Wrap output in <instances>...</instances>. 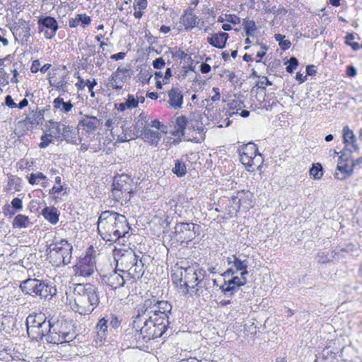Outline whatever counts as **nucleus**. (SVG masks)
Instances as JSON below:
<instances>
[{
	"mask_svg": "<svg viewBox=\"0 0 362 362\" xmlns=\"http://www.w3.org/2000/svg\"><path fill=\"white\" fill-rule=\"evenodd\" d=\"M40 69V62L39 59H35L32 62L30 71L32 73L35 74Z\"/></svg>",
	"mask_w": 362,
	"mask_h": 362,
	"instance_id": "774afa93",
	"label": "nucleus"
},
{
	"mask_svg": "<svg viewBox=\"0 0 362 362\" xmlns=\"http://www.w3.org/2000/svg\"><path fill=\"white\" fill-rule=\"evenodd\" d=\"M153 75L147 70H141L139 74V81L143 84L148 83Z\"/></svg>",
	"mask_w": 362,
	"mask_h": 362,
	"instance_id": "8fccbe9b",
	"label": "nucleus"
},
{
	"mask_svg": "<svg viewBox=\"0 0 362 362\" xmlns=\"http://www.w3.org/2000/svg\"><path fill=\"white\" fill-rule=\"evenodd\" d=\"M29 223L30 221L28 217L23 214L17 215L13 221V228H27Z\"/></svg>",
	"mask_w": 362,
	"mask_h": 362,
	"instance_id": "a19ab883",
	"label": "nucleus"
},
{
	"mask_svg": "<svg viewBox=\"0 0 362 362\" xmlns=\"http://www.w3.org/2000/svg\"><path fill=\"white\" fill-rule=\"evenodd\" d=\"M257 85L259 86V88H265V86H271L272 82L268 80L267 77L262 76Z\"/></svg>",
	"mask_w": 362,
	"mask_h": 362,
	"instance_id": "338daca9",
	"label": "nucleus"
},
{
	"mask_svg": "<svg viewBox=\"0 0 362 362\" xmlns=\"http://www.w3.org/2000/svg\"><path fill=\"white\" fill-rule=\"evenodd\" d=\"M147 6V1L146 0H135V3L134 5V9L138 7L139 9L143 10L145 9Z\"/></svg>",
	"mask_w": 362,
	"mask_h": 362,
	"instance_id": "69168bd1",
	"label": "nucleus"
},
{
	"mask_svg": "<svg viewBox=\"0 0 362 362\" xmlns=\"http://www.w3.org/2000/svg\"><path fill=\"white\" fill-rule=\"evenodd\" d=\"M195 224L193 223H178L175 225L173 238L178 243H188L196 236Z\"/></svg>",
	"mask_w": 362,
	"mask_h": 362,
	"instance_id": "1a4fd4ad",
	"label": "nucleus"
},
{
	"mask_svg": "<svg viewBox=\"0 0 362 362\" xmlns=\"http://www.w3.org/2000/svg\"><path fill=\"white\" fill-rule=\"evenodd\" d=\"M130 227L125 216L112 211H103L98 221V230L101 238L115 242L129 233Z\"/></svg>",
	"mask_w": 362,
	"mask_h": 362,
	"instance_id": "f03ea898",
	"label": "nucleus"
},
{
	"mask_svg": "<svg viewBox=\"0 0 362 362\" xmlns=\"http://www.w3.org/2000/svg\"><path fill=\"white\" fill-rule=\"evenodd\" d=\"M49 135H51L54 139H59V134L60 133L64 123L62 122H58L53 120H49Z\"/></svg>",
	"mask_w": 362,
	"mask_h": 362,
	"instance_id": "ea45409f",
	"label": "nucleus"
},
{
	"mask_svg": "<svg viewBox=\"0 0 362 362\" xmlns=\"http://www.w3.org/2000/svg\"><path fill=\"white\" fill-rule=\"evenodd\" d=\"M69 323L66 320L52 323L50 332L47 341L51 344L69 342L74 339V332H71Z\"/></svg>",
	"mask_w": 362,
	"mask_h": 362,
	"instance_id": "0eeeda50",
	"label": "nucleus"
},
{
	"mask_svg": "<svg viewBox=\"0 0 362 362\" xmlns=\"http://www.w3.org/2000/svg\"><path fill=\"white\" fill-rule=\"evenodd\" d=\"M107 318L109 319L108 325L110 327V330L115 329L120 326L121 320L117 317L111 315L110 317L107 316Z\"/></svg>",
	"mask_w": 362,
	"mask_h": 362,
	"instance_id": "603ef678",
	"label": "nucleus"
},
{
	"mask_svg": "<svg viewBox=\"0 0 362 362\" xmlns=\"http://www.w3.org/2000/svg\"><path fill=\"white\" fill-rule=\"evenodd\" d=\"M227 262L230 267L224 272L225 276H233L238 273H240V275L248 274L249 262L247 259L242 260L236 255H233L227 258Z\"/></svg>",
	"mask_w": 362,
	"mask_h": 362,
	"instance_id": "9b49d317",
	"label": "nucleus"
},
{
	"mask_svg": "<svg viewBox=\"0 0 362 362\" xmlns=\"http://www.w3.org/2000/svg\"><path fill=\"white\" fill-rule=\"evenodd\" d=\"M172 305L165 300L147 299L144 301L141 310L152 315L164 318L163 321L169 322V315L171 313Z\"/></svg>",
	"mask_w": 362,
	"mask_h": 362,
	"instance_id": "6e6552de",
	"label": "nucleus"
},
{
	"mask_svg": "<svg viewBox=\"0 0 362 362\" xmlns=\"http://www.w3.org/2000/svg\"><path fill=\"white\" fill-rule=\"evenodd\" d=\"M72 310L81 315L90 314L100 303L98 288L90 284H78L74 289Z\"/></svg>",
	"mask_w": 362,
	"mask_h": 362,
	"instance_id": "7ed1b4c3",
	"label": "nucleus"
},
{
	"mask_svg": "<svg viewBox=\"0 0 362 362\" xmlns=\"http://www.w3.org/2000/svg\"><path fill=\"white\" fill-rule=\"evenodd\" d=\"M204 269L199 267V265L197 263L192 264V265L188 266V272H187L186 280L184 282V286L187 292L189 293V289H191V286H193L201 275H203Z\"/></svg>",
	"mask_w": 362,
	"mask_h": 362,
	"instance_id": "6ab92c4d",
	"label": "nucleus"
},
{
	"mask_svg": "<svg viewBox=\"0 0 362 362\" xmlns=\"http://www.w3.org/2000/svg\"><path fill=\"white\" fill-rule=\"evenodd\" d=\"M163 320V317H153L141 310L132 323V328L135 329L133 340L136 346H144V342L160 337L170 323Z\"/></svg>",
	"mask_w": 362,
	"mask_h": 362,
	"instance_id": "f257e3e1",
	"label": "nucleus"
},
{
	"mask_svg": "<svg viewBox=\"0 0 362 362\" xmlns=\"http://www.w3.org/2000/svg\"><path fill=\"white\" fill-rule=\"evenodd\" d=\"M168 103L170 106L176 110L180 108L183 103V95L180 88H172L168 93Z\"/></svg>",
	"mask_w": 362,
	"mask_h": 362,
	"instance_id": "aec40b11",
	"label": "nucleus"
},
{
	"mask_svg": "<svg viewBox=\"0 0 362 362\" xmlns=\"http://www.w3.org/2000/svg\"><path fill=\"white\" fill-rule=\"evenodd\" d=\"M288 65L286 68V71L288 73H293V71L296 69L297 66L298 65V61L296 57H292L288 61Z\"/></svg>",
	"mask_w": 362,
	"mask_h": 362,
	"instance_id": "864d4df0",
	"label": "nucleus"
},
{
	"mask_svg": "<svg viewBox=\"0 0 362 362\" xmlns=\"http://www.w3.org/2000/svg\"><path fill=\"white\" fill-rule=\"evenodd\" d=\"M96 260L95 257L86 255L83 258L78 260L74 266L76 274L82 276H91L96 269Z\"/></svg>",
	"mask_w": 362,
	"mask_h": 362,
	"instance_id": "f8f14e48",
	"label": "nucleus"
},
{
	"mask_svg": "<svg viewBox=\"0 0 362 362\" xmlns=\"http://www.w3.org/2000/svg\"><path fill=\"white\" fill-rule=\"evenodd\" d=\"M37 29L39 33H43L45 38H53L59 29L57 20L52 16H41L37 20Z\"/></svg>",
	"mask_w": 362,
	"mask_h": 362,
	"instance_id": "9d476101",
	"label": "nucleus"
},
{
	"mask_svg": "<svg viewBox=\"0 0 362 362\" xmlns=\"http://www.w3.org/2000/svg\"><path fill=\"white\" fill-rule=\"evenodd\" d=\"M108 322L109 319L107 318V316L103 317L98 320L95 326V329H97L99 335H105L109 327Z\"/></svg>",
	"mask_w": 362,
	"mask_h": 362,
	"instance_id": "79ce46f5",
	"label": "nucleus"
},
{
	"mask_svg": "<svg viewBox=\"0 0 362 362\" xmlns=\"http://www.w3.org/2000/svg\"><path fill=\"white\" fill-rule=\"evenodd\" d=\"M317 262L320 264H325L332 260V259L329 257H328V255L325 254V252H319L317 254Z\"/></svg>",
	"mask_w": 362,
	"mask_h": 362,
	"instance_id": "4d7b16f0",
	"label": "nucleus"
},
{
	"mask_svg": "<svg viewBox=\"0 0 362 362\" xmlns=\"http://www.w3.org/2000/svg\"><path fill=\"white\" fill-rule=\"evenodd\" d=\"M43 114L41 111H32L21 123L30 125H38L42 122Z\"/></svg>",
	"mask_w": 362,
	"mask_h": 362,
	"instance_id": "7c9ffc66",
	"label": "nucleus"
},
{
	"mask_svg": "<svg viewBox=\"0 0 362 362\" xmlns=\"http://www.w3.org/2000/svg\"><path fill=\"white\" fill-rule=\"evenodd\" d=\"M119 77H115L113 80H112V76L110 78V86L111 88L115 90H121L122 88V85L119 84L117 80Z\"/></svg>",
	"mask_w": 362,
	"mask_h": 362,
	"instance_id": "052dcab7",
	"label": "nucleus"
},
{
	"mask_svg": "<svg viewBox=\"0 0 362 362\" xmlns=\"http://www.w3.org/2000/svg\"><path fill=\"white\" fill-rule=\"evenodd\" d=\"M52 323L50 320H47L46 317L43 315L40 326H37L35 331L36 333L32 336L33 339H42L43 337H46V339L50 332Z\"/></svg>",
	"mask_w": 362,
	"mask_h": 362,
	"instance_id": "4be33fe9",
	"label": "nucleus"
},
{
	"mask_svg": "<svg viewBox=\"0 0 362 362\" xmlns=\"http://www.w3.org/2000/svg\"><path fill=\"white\" fill-rule=\"evenodd\" d=\"M187 122L188 120L185 116L182 115L177 117L175 122V129L172 132V134L178 137L183 136Z\"/></svg>",
	"mask_w": 362,
	"mask_h": 362,
	"instance_id": "2f4dec72",
	"label": "nucleus"
},
{
	"mask_svg": "<svg viewBox=\"0 0 362 362\" xmlns=\"http://www.w3.org/2000/svg\"><path fill=\"white\" fill-rule=\"evenodd\" d=\"M252 160H253V162L255 163V164H254V170L255 169V168L259 167L260 165L263 162V159H262V157L261 154L258 153L257 151H256V153H255L254 156L252 157Z\"/></svg>",
	"mask_w": 362,
	"mask_h": 362,
	"instance_id": "bf43d9fd",
	"label": "nucleus"
},
{
	"mask_svg": "<svg viewBox=\"0 0 362 362\" xmlns=\"http://www.w3.org/2000/svg\"><path fill=\"white\" fill-rule=\"evenodd\" d=\"M237 200H239L238 194L236 196L233 195L230 199H228V204L226 208V210L227 214L230 216L236 213L241 207L240 205H239L238 202H237Z\"/></svg>",
	"mask_w": 362,
	"mask_h": 362,
	"instance_id": "58836bf2",
	"label": "nucleus"
},
{
	"mask_svg": "<svg viewBox=\"0 0 362 362\" xmlns=\"http://www.w3.org/2000/svg\"><path fill=\"white\" fill-rule=\"evenodd\" d=\"M243 25L245 30L246 35L249 36H253L255 32L257 30V26L254 21L244 19Z\"/></svg>",
	"mask_w": 362,
	"mask_h": 362,
	"instance_id": "37998d69",
	"label": "nucleus"
},
{
	"mask_svg": "<svg viewBox=\"0 0 362 362\" xmlns=\"http://www.w3.org/2000/svg\"><path fill=\"white\" fill-rule=\"evenodd\" d=\"M247 283L246 275L234 276L228 281H225L224 284L220 286L222 292L225 295H233L239 289L240 286Z\"/></svg>",
	"mask_w": 362,
	"mask_h": 362,
	"instance_id": "dca6fc26",
	"label": "nucleus"
},
{
	"mask_svg": "<svg viewBox=\"0 0 362 362\" xmlns=\"http://www.w3.org/2000/svg\"><path fill=\"white\" fill-rule=\"evenodd\" d=\"M49 83L50 86L60 92V97L66 92V86L68 83L66 75L62 76L59 80L49 78Z\"/></svg>",
	"mask_w": 362,
	"mask_h": 362,
	"instance_id": "c756f323",
	"label": "nucleus"
},
{
	"mask_svg": "<svg viewBox=\"0 0 362 362\" xmlns=\"http://www.w3.org/2000/svg\"><path fill=\"white\" fill-rule=\"evenodd\" d=\"M73 247L66 240L62 239L50 244L46 252L51 261L57 266L67 265L72 258Z\"/></svg>",
	"mask_w": 362,
	"mask_h": 362,
	"instance_id": "39448f33",
	"label": "nucleus"
},
{
	"mask_svg": "<svg viewBox=\"0 0 362 362\" xmlns=\"http://www.w3.org/2000/svg\"><path fill=\"white\" fill-rule=\"evenodd\" d=\"M52 138H53L49 133L48 134H44L41 136V143L39 144V147L45 148L52 143Z\"/></svg>",
	"mask_w": 362,
	"mask_h": 362,
	"instance_id": "6e6d98bb",
	"label": "nucleus"
},
{
	"mask_svg": "<svg viewBox=\"0 0 362 362\" xmlns=\"http://www.w3.org/2000/svg\"><path fill=\"white\" fill-rule=\"evenodd\" d=\"M237 194L239 199L237 200V202H238L239 205L245 209H249L251 206L252 194L249 192H245L243 191L238 192Z\"/></svg>",
	"mask_w": 362,
	"mask_h": 362,
	"instance_id": "e433bc0d",
	"label": "nucleus"
},
{
	"mask_svg": "<svg viewBox=\"0 0 362 362\" xmlns=\"http://www.w3.org/2000/svg\"><path fill=\"white\" fill-rule=\"evenodd\" d=\"M228 37L229 35L227 33L218 32L208 37L207 40L212 47L223 49L225 47Z\"/></svg>",
	"mask_w": 362,
	"mask_h": 362,
	"instance_id": "412c9836",
	"label": "nucleus"
},
{
	"mask_svg": "<svg viewBox=\"0 0 362 362\" xmlns=\"http://www.w3.org/2000/svg\"><path fill=\"white\" fill-rule=\"evenodd\" d=\"M146 259L144 257H140L139 255L136 256L135 262L128 269L127 276L129 281H131V284L136 279H141L144 274V265Z\"/></svg>",
	"mask_w": 362,
	"mask_h": 362,
	"instance_id": "f3484780",
	"label": "nucleus"
},
{
	"mask_svg": "<svg viewBox=\"0 0 362 362\" xmlns=\"http://www.w3.org/2000/svg\"><path fill=\"white\" fill-rule=\"evenodd\" d=\"M187 272H188V266H175L171 276L174 283L180 284L182 286L186 280Z\"/></svg>",
	"mask_w": 362,
	"mask_h": 362,
	"instance_id": "cd10ccee",
	"label": "nucleus"
},
{
	"mask_svg": "<svg viewBox=\"0 0 362 362\" xmlns=\"http://www.w3.org/2000/svg\"><path fill=\"white\" fill-rule=\"evenodd\" d=\"M136 256L137 255L132 251L127 252L122 255L121 257L117 261V263L119 262L121 266H122L124 269H127V272H128V269L132 266L135 262Z\"/></svg>",
	"mask_w": 362,
	"mask_h": 362,
	"instance_id": "473e14b6",
	"label": "nucleus"
},
{
	"mask_svg": "<svg viewBox=\"0 0 362 362\" xmlns=\"http://www.w3.org/2000/svg\"><path fill=\"white\" fill-rule=\"evenodd\" d=\"M198 18L192 11L186 12L181 18V23L186 29L192 28L197 24Z\"/></svg>",
	"mask_w": 362,
	"mask_h": 362,
	"instance_id": "f704fd0d",
	"label": "nucleus"
},
{
	"mask_svg": "<svg viewBox=\"0 0 362 362\" xmlns=\"http://www.w3.org/2000/svg\"><path fill=\"white\" fill-rule=\"evenodd\" d=\"M11 206L13 209H15L17 211H19L22 209L23 204H22V200L20 198L16 197L11 201Z\"/></svg>",
	"mask_w": 362,
	"mask_h": 362,
	"instance_id": "680f3d73",
	"label": "nucleus"
},
{
	"mask_svg": "<svg viewBox=\"0 0 362 362\" xmlns=\"http://www.w3.org/2000/svg\"><path fill=\"white\" fill-rule=\"evenodd\" d=\"M91 23V18L86 13L77 14L75 18H71L69 21V25L71 28H76L78 25L83 28L89 25Z\"/></svg>",
	"mask_w": 362,
	"mask_h": 362,
	"instance_id": "c85d7f7f",
	"label": "nucleus"
},
{
	"mask_svg": "<svg viewBox=\"0 0 362 362\" xmlns=\"http://www.w3.org/2000/svg\"><path fill=\"white\" fill-rule=\"evenodd\" d=\"M355 37L353 33H348L346 36L345 43L352 47L354 50H358L360 48V45L358 42H354Z\"/></svg>",
	"mask_w": 362,
	"mask_h": 362,
	"instance_id": "3c124183",
	"label": "nucleus"
},
{
	"mask_svg": "<svg viewBox=\"0 0 362 362\" xmlns=\"http://www.w3.org/2000/svg\"><path fill=\"white\" fill-rule=\"evenodd\" d=\"M141 135L146 142H148L151 145L155 146L158 145L161 137V134L159 132L153 131L146 127H144L141 129Z\"/></svg>",
	"mask_w": 362,
	"mask_h": 362,
	"instance_id": "b1692460",
	"label": "nucleus"
},
{
	"mask_svg": "<svg viewBox=\"0 0 362 362\" xmlns=\"http://www.w3.org/2000/svg\"><path fill=\"white\" fill-rule=\"evenodd\" d=\"M355 165L356 163H353L351 165H349L347 163L341 165V162H338L337 165V170L341 173V176H340L338 172H336L334 174L335 178L337 180H343L351 176L354 173Z\"/></svg>",
	"mask_w": 362,
	"mask_h": 362,
	"instance_id": "a878e982",
	"label": "nucleus"
},
{
	"mask_svg": "<svg viewBox=\"0 0 362 362\" xmlns=\"http://www.w3.org/2000/svg\"><path fill=\"white\" fill-rule=\"evenodd\" d=\"M53 107L55 109H59L63 112H69L73 108V104L71 101L64 102V99L62 97L58 96L53 101Z\"/></svg>",
	"mask_w": 362,
	"mask_h": 362,
	"instance_id": "c9c22d12",
	"label": "nucleus"
},
{
	"mask_svg": "<svg viewBox=\"0 0 362 362\" xmlns=\"http://www.w3.org/2000/svg\"><path fill=\"white\" fill-rule=\"evenodd\" d=\"M229 105H230V111L228 112L227 115L229 117H233V115H237V112H234L233 110L234 109H236L237 110H240L243 106V103L241 101L233 100V102H231L229 104Z\"/></svg>",
	"mask_w": 362,
	"mask_h": 362,
	"instance_id": "09e8293b",
	"label": "nucleus"
},
{
	"mask_svg": "<svg viewBox=\"0 0 362 362\" xmlns=\"http://www.w3.org/2000/svg\"><path fill=\"white\" fill-rule=\"evenodd\" d=\"M125 103L128 110H132L138 106V100H136V98L133 95L129 94Z\"/></svg>",
	"mask_w": 362,
	"mask_h": 362,
	"instance_id": "5fc2aeb1",
	"label": "nucleus"
},
{
	"mask_svg": "<svg viewBox=\"0 0 362 362\" xmlns=\"http://www.w3.org/2000/svg\"><path fill=\"white\" fill-rule=\"evenodd\" d=\"M136 191V185L130 176L122 174L115 177L112 184V196L117 201H130Z\"/></svg>",
	"mask_w": 362,
	"mask_h": 362,
	"instance_id": "20e7f679",
	"label": "nucleus"
},
{
	"mask_svg": "<svg viewBox=\"0 0 362 362\" xmlns=\"http://www.w3.org/2000/svg\"><path fill=\"white\" fill-rule=\"evenodd\" d=\"M256 151H257V146L255 144L250 143L243 148V151L240 153V160L248 171H254L255 163L253 162L252 157Z\"/></svg>",
	"mask_w": 362,
	"mask_h": 362,
	"instance_id": "4468645a",
	"label": "nucleus"
},
{
	"mask_svg": "<svg viewBox=\"0 0 362 362\" xmlns=\"http://www.w3.org/2000/svg\"><path fill=\"white\" fill-rule=\"evenodd\" d=\"M173 172L178 177L185 175L187 173L185 163L181 160H175V167L173 168Z\"/></svg>",
	"mask_w": 362,
	"mask_h": 362,
	"instance_id": "a18cd8bd",
	"label": "nucleus"
},
{
	"mask_svg": "<svg viewBox=\"0 0 362 362\" xmlns=\"http://www.w3.org/2000/svg\"><path fill=\"white\" fill-rule=\"evenodd\" d=\"M47 177L42 173L37 172L36 173H31L28 182L31 185L38 184L40 180H46Z\"/></svg>",
	"mask_w": 362,
	"mask_h": 362,
	"instance_id": "de8ad7c7",
	"label": "nucleus"
},
{
	"mask_svg": "<svg viewBox=\"0 0 362 362\" xmlns=\"http://www.w3.org/2000/svg\"><path fill=\"white\" fill-rule=\"evenodd\" d=\"M78 132L76 129L70 125L64 123L62 128L59 134V139L62 137L63 139L70 144H76Z\"/></svg>",
	"mask_w": 362,
	"mask_h": 362,
	"instance_id": "5701e85b",
	"label": "nucleus"
},
{
	"mask_svg": "<svg viewBox=\"0 0 362 362\" xmlns=\"http://www.w3.org/2000/svg\"><path fill=\"white\" fill-rule=\"evenodd\" d=\"M9 29L12 32L16 40L23 38L25 42L30 36V25L29 21H26L23 18L17 19L9 25Z\"/></svg>",
	"mask_w": 362,
	"mask_h": 362,
	"instance_id": "ddd939ff",
	"label": "nucleus"
},
{
	"mask_svg": "<svg viewBox=\"0 0 362 362\" xmlns=\"http://www.w3.org/2000/svg\"><path fill=\"white\" fill-rule=\"evenodd\" d=\"M100 124V120L93 116L85 115L79 122V125L88 133L93 132L97 129Z\"/></svg>",
	"mask_w": 362,
	"mask_h": 362,
	"instance_id": "393cba45",
	"label": "nucleus"
},
{
	"mask_svg": "<svg viewBox=\"0 0 362 362\" xmlns=\"http://www.w3.org/2000/svg\"><path fill=\"white\" fill-rule=\"evenodd\" d=\"M152 64L154 69H161L165 66V62L162 57H159L153 60Z\"/></svg>",
	"mask_w": 362,
	"mask_h": 362,
	"instance_id": "13d9d810",
	"label": "nucleus"
},
{
	"mask_svg": "<svg viewBox=\"0 0 362 362\" xmlns=\"http://www.w3.org/2000/svg\"><path fill=\"white\" fill-rule=\"evenodd\" d=\"M274 39L276 41L279 42V45L283 50H286L290 48L291 45V42L286 39L285 35L281 34H275Z\"/></svg>",
	"mask_w": 362,
	"mask_h": 362,
	"instance_id": "49530a36",
	"label": "nucleus"
},
{
	"mask_svg": "<svg viewBox=\"0 0 362 362\" xmlns=\"http://www.w3.org/2000/svg\"><path fill=\"white\" fill-rule=\"evenodd\" d=\"M86 85L88 88V90L90 93V97L94 98L95 97V92L93 90L95 86L97 85V82L95 79H93L92 81L90 80H87L86 82Z\"/></svg>",
	"mask_w": 362,
	"mask_h": 362,
	"instance_id": "e2e57ef3",
	"label": "nucleus"
},
{
	"mask_svg": "<svg viewBox=\"0 0 362 362\" xmlns=\"http://www.w3.org/2000/svg\"><path fill=\"white\" fill-rule=\"evenodd\" d=\"M4 103L10 108H16L18 106L10 95L6 96Z\"/></svg>",
	"mask_w": 362,
	"mask_h": 362,
	"instance_id": "0e129e2a",
	"label": "nucleus"
},
{
	"mask_svg": "<svg viewBox=\"0 0 362 362\" xmlns=\"http://www.w3.org/2000/svg\"><path fill=\"white\" fill-rule=\"evenodd\" d=\"M45 218L52 224H56L59 221V214L56 208L46 207L42 210Z\"/></svg>",
	"mask_w": 362,
	"mask_h": 362,
	"instance_id": "4c0bfd02",
	"label": "nucleus"
},
{
	"mask_svg": "<svg viewBox=\"0 0 362 362\" xmlns=\"http://www.w3.org/2000/svg\"><path fill=\"white\" fill-rule=\"evenodd\" d=\"M20 288L25 294L40 296L41 298L52 297L57 292L55 287L37 279H28L22 281Z\"/></svg>",
	"mask_w": 362,
	"mask_h": 362,
	"instance_id": "423d86ee",
	"label": "nucleus"
},
{
	"mask_svg": "<svg viewBox=\"0 0 362 362\" xmlns=\"http://www.w3.org/2000/svg\"><path fill=\"white\" fill-rule=\"evenodd\" d=\"M211 285V279L206 275V271L204 269L203 275L198 278L196 283L189 289V293L192 295L197 296H204L207 295L208 289Z\"/></svg>",
	"mask_w": 362,
	"mask_h": 362,
	"instance_id": "2eb2a0df",
	"label": "nucleus"
},
{
	"mask_svg": "<svg viewBox=\"0 0 362 362\" xmlns=\"http://www.w3.org/2000/svg\"><path fill=\"white\" fill-rule=\"evenodd\" d=\"M310 175L315 180H320L322 175V167L319 163L313 164L310 170Z\"/></svg>",
	"mask_w": 362,
	"mask_h": 362,
	"instance_id": "c03bdc74",
	"label": "nucleus"
},
{
	"mask_svg": "<svg viewBox=\"0 0 362 362\" xmlns=\"http://www.w3.org/2000/svg\"><path fill=\"white\" fill-rule=\"evenodd\" d=\"M103 281L112 289H117L124 286L126 281L129 279L124 274H121L118 271H114L109 274L103 276Z\"/></svg>",
	"mask_w": 362,
	"mask_h": 362,
	"instance_id": "a211bd4d",
	"label": "nucleus"
},
{
	"mask_svg": "<svg viewBox=\"0 0 362 362\" xmlns=\"http://www.w3.org/2000/svg\"><path fill=\"white\" fill-rule=\"evenodd\" d=\"M42 314L30 315L26 319L27 332L28 335L32 337L33 334L36 333V328L40 326Z\"/></svg>",
	"mask_w": 362,
	"mask_h": 362,
	"instance_id": "bb28decb",
	"label": "nucleus"
},
{
	"mask_svg": "<svg viewBox=\"0 0 362 362\" xmlns=\"http://www.w3.org/2000/svg\"><path fill=\"white\" fill-rule=\"evenodd\" d=\"M343 137L344 143L348 145L349 144L354 148L355 151L358 150L356 144V136L354 132L351 130L348 126H345L343 129Z\"/></svg>",
	"mask_w": 362,
	"mask_h": 362,
	"instance_id": "72a5a7b5",
	"label": "nucleus"
}]
</instances>
